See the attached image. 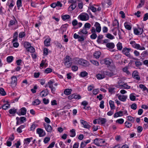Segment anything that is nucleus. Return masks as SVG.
<instances>
[{"label":"nucleus","instance_id":"36","mask_svg":"<svg viewBox=\"0 0 148 148\" xmlns=\"http://www.w3.org/2000/svg\"><path fill=\"white\" fill-rule=\"evenodd\" d=\"M89 9H99V7L96 5H90L89 7Z\"/></svg>","mask_w":148,"mask_h":148},{"label":"nucleus","instance_id":"57","mask_svg":"<svg viewBox=\"0 0 148 148\" xmlns=\"http://www.w3.org/2000/svg\"><path fill=\"white\" fill-rule=\"evenodd\" d=\"M74 99H76L78 100L81 99V96L79 95H75L74 94Z\"/></svg>","mask_w":148,"mask_h":148},{"label":"nucleus","instance_id":"24","mask_svg":"<svg viewBox=\"0 0 148 148\" xmlns=\"http://www.w3.org/2000/svg\"><path fill=\"white\" fill-rule=\"evenodd\" d=\"M54 83L53 81L51 80H49L46 84V87L47 86L49 88H52L53 87V84Z\"/></svg>","mask_w":148,"mask_h":148},{"label":"nucleus","instance_id":"29","mask_svg":"<svg viewBox=\"0 0 148 148\" xmlns=\"http://www.w3.org/2000/svg\"><path fill=\"white\" fill-rule=\"evenodd\" d=\"M46 60H42L41 61V63L40 64V67H42L43 66L45 67H47V63L46 62Z\"/></svg>","mask_w":148,"mask_h":148},{"label":"nucleus","instance_id":"20","mask_svg":"<svg viewBox=\"0 0 148 148\" xmlns=\"http://www.w3.org/2000/svg\"><path fill=\"white\" fill-rule=\"evenodd\" d=\"M50 39L49 37H48L46 38L44 41L45 45L46 46H49L50 43Z\"/></svg>","mask_w":148,"mask_h":148},{"label":"nucleus","instance_id":"33","mask_svg":"<svg viewBox=\"0 0 148 148\" xmlns=\"http://www.w3.org/2000/svg\"><path fill=\"white\" fill-rule=\"evenodd\" d=\"M70 132L71 133L70 136L71 137H74L75 136V129H72L71 130H70Z\"/></svg>","mask_w":148,"mask_h":148},{"label":"nucleus","instance_id":"41","mask_svg":"<svg viewBox=\"0 0 148 148\" xmlns=\"http://www.w3.org/2000/svg\"><path fill=\"white\" fill-rule=\"evenodd\" d=\"M30 44L28 42H25L24 43V46L26 49H28L30 46Z\"/></svg>","mask_w":148,"mask_h":148},{"label":"nucleus","instance_id":"53","mask_svg":"<svg viewBox=\"0 0 148 148\" xmlns=\"http://www.w3.org/2000/svg\"><path fill=\"white\" fill-rule=\"evenodd\" d=\"M97 36L96 33H92L90 35V38L92 39H95L97 37Z\"/></svg>","mask_w":148,"mask_h":148},{"label":"nucleus","instance_id":"30","mask_svg":"<svg viewBox=\"0 0 148 148\" xmlns=\"http://www.w3.org/2000/svg\"><path fill=\"white\" fill-rule=\"evenodd\" d=\"M105 142V141L102 139L98 138V146H103V144Z\"/></svg>","mask_w":148,"mask_h":148},{"label":"nucleus","instance_id":"25","mask_svg":"<svg viewBox=\"0 0 148 148\" xmlns=\"http://www.w3.org/2000/svg\"><path fill=\"white\" fill-rule=\"evenodd\" d=\"M26 110L25 108H22L20 109V114H21L20 115H24L26 114Z\"/></svg>","mask_w":148,"mask_h":148},{"label":"nucleus","instance_id":"63","mask_svg":"<svg viewBox=\"0 0 148 148\" xmlns=\"http://www.w3.org/2000/svg\"><path fill=\"white\" fill-rule=\"evenodd\" d=\"M16 110L14 109H11L9 110V112L10 114H14L16 112Z\"/></svg>","mask_w":148,"mask_h":148},{"label":"nucleus","instance_id":"1","mask_svg":"<svg viewBox=\"0 0 148 148\" xmlns=\"http://www.w3.org/2000/svg\"><path fill=\"white\" fill-rule=\"evenodd\" d=\"M103 62H104L105 64L108 66V67L109 68V69L111 71H113L115 69V67L113 66L112 68L110 67V65L112 62V60L111 59L109 58H106L104 60H101V61L100 63L102 64Z\"/></svg>","mask_w":148,"mask_h":148},{"label":"nucleus","instance_id":"4","mask_svg":"<svg viewBox=\"0 0 148 148\" xmlns=\"http://www.w3.org/2000/svg\"><path fill=\"white\" fill-rule=\"evenodd\" d=\"M130 44L132 45V46L135 49L140 50H144L145 49V47H141L139 44H136L135 41H131L130 42Z\"/></svg>","mask_w":148,"mask_h":148},{"label":"nucleus","instance_id":"40","mask_svg":"<svg viewBox=\"0 0 148 148\" xmlns=\"http://www.w3.org/2000/svg\"><path fill=\"white\" fill-rule=\"evenodd\" d=\"M13 57L12 56H10L8 57L7 58V61L9 63L12 62L13 60Z\"/></svg>","mask_w":148,"mask_h":148},{"label":"nucleus","instance_id":"12","mask_svg":"<svg viewBox=\"0 0 148 148\" xmlns=\"http://www.w3.org/2000/svg\"><path fill=\"white\" fill-rule=\"evenodd\" d=\"M80 121L81 123L83 125V127H84L87 129L90 128V126L86 121L83 120H81Z\"/></svg>","mask_w":148,"mask_h":148},{"label":"nucleus","instance_id":"15","mask_svg":"<svg viewBox=\"0 0 148 148\" xmlns=\"http://www.w3.org/2000/svg\"><path fill=\"white\" fill-rule=\"evenodd\" d=\"M88 33V32L87 31V29L84 27H83L82 29H80L78 33V34L80 35H82V34L86 35Z\"/></svg>","mask_w":148,"mask_h":148},{"label":"nucleus","instance_id":"8","mask_svg":"<svg viewBox=\"0 0 148 148\" xmlns=\"http://www.w3.org/2000/svg\"><path fill=\"white\" fill-rule=\"evenodd\" d=\"M36 133L40 137H43L46 135L45 131L40 128H38L36 129Z\"/></svg>","mask_w":148,"mask_h":148},{"label":"nucleus","instance_id":"62","mask_svg":"<svg viewBox=\"0 0 148 148\" xmlns=\"http://www.w3.org/2000/svg\"><path fill=\"white\" fill-rule=\"evenodd\" d=\"M33 138L32 137H31L30 138H27L25 139L24 140L26 143H29L31 140Z\"/></svg>","mask_w":148,"mask_h":148},{"label":"nucleus","instance_id":"49","mask_svg":"<svg viewBox=\"0 0 148 148\" xmlns=\"http://www.w3.org/2000/svg\"><path fill=\"white\" fill-rule=\"evenodd\" d=\"M105 75H106L111 77L113 76L114 74L112 72H105Z\"/></svg>","mask_w":148,"mask_h":148},{"label":"nucleus","instance_id":"47","mask_svg":"<svg viewBox=\"0 0 148 148\" xmlns=\"http://www.w3.org/2000/svg\"><path fill=\"white\" fill-rule=\"evenodd\" d=\"M90 61L92 64L95 66H98L99 65V62L97 61L94 60H91Z\"/></svg>","mask_w":148,"mask_h":148},{"label":"nucleus","instance_id":"46","mask_svg":"<svg viewBox=\"0 0 148 148\" xmlns=\"http://www.w3.org/2000/svg\"><path fill=\"white\" fill-rule=\"evenodd\" d=\"M88 75V73L86 71H83L81 72L80 76L81 77H84L87 76Z\"/></svg>","mask_w":148,"mask_h":148},{"label":"nucleus","instance_id":"11","mask_svg":"<svg viewBox=\"0 0 148 148\" xmlns=\"http://www.w3.org/2000/svg\"><path fill=\"white\" fill-rule=\"evenodd\" d=\"M43 125L46 131L49 132H51L52 130L51 126L47 123H44Z\"/></svg>","mask_w":148,"mask_h":148},{"label":"nucleus","instance_id":"7","mask_svg":"<svg viewBox=\"0 0 148 148\" xmlns=\"http://www.w3.org/2000/svg\"><path fill=\"white\" fill-rule=\"evenodd\" d=\"M12 82L11 86L12 88H14L17 85V79L16 77L14 76H13L12 77Z\"/></svg>","mask_w":148,"mask_h":148},{"label":"nucleus","instance_id":"64","mask_svg":"<svg viewBox=\"0 0 148 148\" xmlns=\"http://www.w3.org/2000/svg\"><path fill=\"white\" fill-rule=\"evenodd\" d=\"M148 19V13H146L145 14L143 17V21H145Z\"/></svg>","mask_w":148,"mask_h":148},{"label":"nucleus","instance_id":"10","mask_svg":"<svg viewBox=\"0 0 148 148\" xmlns=\"http://www.w3.org/2000/svg\"><path fill=\"white\" fill-rule=\"evenodd\" d=\"M97 78L99 79H103L105 77V72L102 71L96 75Z\"/></svg>","mask_w":148,"mask_h":148},{"label":"nucleus","instance_id":"22","mask_svg":"<svg viewBox=\"0 0 148 148\" xmlns=\"http://www.w3.org/2000/svg\"><path fill=\"white\" fill-rule=\"evenodd\" d=\"M49 93L48 91L47 90L42 91L40 93V95L42 97L46 96Z\"/></svg>","mask_w":148,"mask_h":148},{"label":"nucleus","instance_id":"18","mask_svg":"<svg viewBox=\"0 0 148 148\" xmlns=\"http://www.w3.org/2000/svg\"><path fill=\"white\" fill-rule=\"evenodd\" d=\"M97 120L98 123L101 124H105L106 121V119L102 118H100L97 119Z\"/></svg>","mask_w":148,"mask_h":148},{"label":"nucleus","instance_id":"5","mask_svg":"<svg viewBox=\"0 0 148 148\" xmlns=\"http://www.w3.org/2000/svg\"><path fill=\"white\" fill-rule=\"evenodd\" d=\"M78 18L82 21H87L89 19V16L87 14L83 13L79 15Z\"/></svg>","mask_w":148,"mask_h":148},{"label":"nucleus","instance_id":"3","mask_svg":"<svg viewBox=\"0 0 148 148\" xmlns=\"http://www.w3.org/2000/svg\"><path fill=\"white\" fill-rule=\"evenodd\" d=\"M78 64L84 66H87L89 65V63L87 61L82 59L77 60Z\"/></svg>","mask_w":148,"mask_h":148},{"label":"nucleus","instance_id":"55","mask_svg":"<svg viewBox=\"0 0 148 148\" xmlns=\"http://www.w3.org/2000/svg\"><path fill=\"white\" fill-rule=\"evenodd\" d=\"M25 34L24 32H21L19 33L18 37L20 38H22L25 36Z\"/></svg>","mask_w":148,"mask_h":148},{"label":"nucleus","instance_id":"42","mask_svg":"<svg viewBox=\"0 0 148 148\" xmlns=\"http://www.w3.org/2000/svg\"><path fill=\"white\" fill-rule=\"evenodd\" d=\"M70 16L68 15H62V18L63 20H65L69 18Z\"/></svg>","mask_w":148,"mask_h":148},{"label":"nucleus","instance_id":"44","mask_svg":"<svg viewBox=\"0 0 148 148\" xmlns=\"http://www.w3.org/2000/svg\"><path fill=\"white\" fill-rule=\"evenodd\" d=\"M124 122V120L123 119H117L116 121V123H118L121 124H122Z\"/></svg>","mask_w":148,"mask_h":148},{"label":"nucleus","instance_id":"31","mask_svg":"<svg viewBox=\"0 0 148 148\" xmlns=\"http://www.w3.org/2000/svg\"><path fill=\"white\" fill-rule=\"evenodd\" d=\"M72 91L71 89H66L64 90V93L66 95H69L71 94Z\"/></svg>","mask_w":148,"mask_h":148},{"label":"nucleus","instance_id":"60","mask_svg":"<svg viewBox=\"0 0 148 148\" xmlns=\"http://www.w3.org/2000/svg\"><path fill=\"white\" fill-rule=\"evenodd\" d=\"M52 71V69L50 68H47L46 69L45 71V73H51Z\"/></svg>","mask_w":148,"mask_h":148},{"label":"nucleus","instance_id":"28","mask_svg":"<svg viewBox=\"0 0 148 148\" xmlns=\"http://www.w3.org/2000/svg\"><path fill=\"white\" fill-rule=\"evenodd\" d=\"M64 59L65 61L64 63H66V65L67 62H72L71 58L68 56H66Z\"/></svg>","mask_w":148,"mask_h":148},{"label":"nucleus","instance_id":"43","mask_svg":"<svg viewBox=\"0 0 148 148\" xmlns=\"http://www.w3.org/2000/svg\"><path fill=\"white\" fill-rule=\"evenodd\" d=\"M117 49L119 50H121L122 48V45L121 43L119 42L117 44Z\"/></svg>","mask_w":148,"mask_h":148},{"label":"nucleus","instance_id":"26","mask_svg":"<svg viewBox=\"0 0 148 148\" xmlns=\"http://www.w3.org/2000/svg\"><path fill=\"white\" fill-rule=\"evenodd\" d=\"M123 112L119 111L115 113L114 115V117L116 118L119 116H123Z\"/></svg>","mask_w":148,"mask_h":148},{"label":"nucleus","instance_id":"34","mask_svg":"<svg viewBox=\"0 0 148 148\" xmlns=\"http://www.w3.org/2000/svg\"><path fill=\"white\" fill-rule=\"evenodd\" d=\"M127 121H128L132 123H133L134 122V117L131 116H127Z\"/></svg>","mask_w":148,"mask_h":148},{"label":"nucleus","instance_id":"39","mask_svg":"<svg viewBox=\"0 0 148 148\" xmlns=\"http://www.w3.org/2000/svg\"><path fill=\"white\" fill-rule=\"evenodd\" d=\"M10 107V105L8 103L5 104L2 106V108L4 110H6Z\"/></svg>","mask_w":148,"mask_h":148},{"label":"nucleus","instance_id":"45","mask_svg":"<svg viewBox=\"0 0 148 148\" xmlns=\"http://www.w3.org/2000/svg\"><path fill=\"white\" fill-rule=\"evenodd\" d=\"M40 101L38 99H36L34 101L32 104L34 105H39L40 103Z\"/></svg>","mask_w":148,"mask_h":148},{"label":"nucleus","instance_id":"17","mask_svg":"<svg viewBox=\"0 0 148 148\" xmlns=\"http://www.w3.org/2000/svg\"><path fill=\"white\" fill-rule=\"evenodd\" d=\"M124 26L126 29L128 30H130L132 28V25L130 23L125 22L124 24Z\"/></svg>","mask_w":148,"mask_h":148},{"label":"nucleus","instance_id":"50","mask_svg":"<svg viewBox=\"0 0 148 148\" xmlns=\"http://www.w3.org/2000/svg\"><path fill=\"white\" fill-rule=\"evenodd\" d=\"M139 87L140 88L143 89V91L146 90L147 89L146 87L143 84H140L139 85Z\"/></svg>","mask_w":148,"mask_h":148},{"label":"nucleus","instance_id":"59","mask_svg":"<svg viewBox=\"0 0 148 148\" xmlns=\"http://www.w3.org/2000/svg\"><path fill=\"white\" fill-rule=\"evenodd\" d=\"M113 26H116L119 25V23L118 21L116 19H115L113 22Z\"/></svg>","mask_w":148,"mask_h":148},{"label":"nucleus","instance_id":"51","mask_svg":"<svg viewBox=\"0 0 148 148\" xmlns=\"http://www.w3.org/2000/svg\"><path fill=\"white\" fill-rule=\"evenodd\" d=\"M108 89L109 92L111 94L115 92V88H114L110 87Z\"/></svg>","mask_w":148,"mask_h":148},{"label":"nucleus","instance_id":"21","mask_svg":"<svg viewBox=\"0 0 148 148\" xmlns=\"http://www.w3.org/2000/svg\"><path fill=\"white\" fill-rule=\"evenodd\" d=\"M114 102L112 100H110L109 101V104L111 110H114L115 108V107L114 105Z\"/></svg>","mask_w":148,"mask_h":148},{"label":"nucleus","instance_id":"2","mask_svg":"<svg viewBox=\"0 0 148 148\" xmlns=\"http://www.w3.org/2000/svg\"><path fill=\"white\" fill-rule=\"evenodd\" d=\"M131 49L130 48H128L125 47L122 50V52L123 54L125 55L130 58L136 60V59L135 58H134L130 53V52L131 51Z\"/></svg>","mask_w":148,"mask_h":148},{"label":"nucleus","instance_id":"54","mask_svg":"<svg viewBox=\"0 0 148 148\" xmlns=\"http://www.w3.org/2000/svg\"><path fill=\"white\" fill-rule=\"evenodd\" d=\"M91 27V25L89 23H86L84 25V28H86H86H88V29H89L90 28V27Z\"/></svg>","mask_w":148,"mask_h":148},{"label":"nucleus","instance_id":"35","mask_svg":"<svg viewBox=\"0 0 148 148\" xmlns=\"http://www.w3.org/2000/svg\"><path fill=\"white\" fill-rule=\"evenodd\" d=\"M123 88L125 89H129L131 88L130 86H128L127 83H123L121 85Z\"/></svg>","mask_w":148,"mask_h":148},{"label":"nucleus","instance_id":"9","mask_svg":"<svg viewBox=\"0 0 148 148\" xmlns=\"http://www.w3.org/2000/svg\"><path fill=\"white\" fill-rule=\"evenodd\" d=\"M132 77L138 81L140 80V77L139 75V73L137 71H134L132 74Z\"/></svg>","mask_w":148,"mask_h":148},{"label":"nucleus","instance_id":"61","mask_svg":"<svg viewBox=\"0 0 148 148\" xmlns=\"http://www.w3.org/2000/svg\"><path fill=\"white\" fill-rule=\"evenodd\" d=\"M0 93L3 96L5 95V92L3 88H1L0 89Z\"/></svg>","mask_w":148,"mask_h":148},{"label":"nucleus","instance_id":"27","mask_svg":"<svg viewBox=\"0 0 148 148\" xmlns=\"http://www.w3.org/2000/svg\"><path fill=\"white\" fill-rule=\"evenodd\" d=\"M132 123L131 122L127 121L125 123V126L127 127L130 128L132 126Z\"/></svg>","mask_w":148,"mask_h":148},{"label":"nucleus","instance_id":"6","mask_svg":"<svg viewBox=\"0 0 148 148\" xmlns=\"http://www.w3.org/2000/svg\"><path fill=\"white\" fill-rule=\"evenodd\" d=\"M143 28L138 27L137 28H134V34L137 35L141 34L143 33Z\"/></svg>","mask_w":148,"mask_h":148},{"label":"nucleus","instance_id":"52","mask_svg":"<svg viewBox=\"0 0 148 148\" xmlns=\"http://www.w3.org/2000/svg\"><path fill=\"white\" fill-rule=\"evenodd\" d=\"M106 37L111 40L114 38V36L109 33H108L106 34Z\"/></svg>","mask_w":148,"mask_h":148},{"label":"nucleus","instance_id":"13","mask_svg":"<svg viewBox=\"0 0 148 148\" xmlns=\"http://www.w3.org/2000/svg\"><path fill=\"white\" fill-rule=\"evenodd\" d=\"M96 28V30L97 33H99L101 30V27L100 24L97 22H96L94 25Z\"/></svg>","mask_w":148,"mask_h":148},{"label":"nucleus","instance_id":"19","mask_svg":"<svg viewBox=\"0 0 148 148\" xmlns=\"http://www.w3.org/2000/svg\"><path fill=\"white\" fill-rule=\"evenodd\" d=\"M114 44L113 42H109L107 43L106 45V47L109 49H113L114 47Z\"/></svg>","mask_w":148,"mask_h":148},{"label":"nucleus","instance_id":"37","mask_svg":"<svg viewBox=\"0 0 148 148\" xmlns=\"http://www.w3.org/2000/svg\"><path fill=\"white\" fill-rule=\"evenodd\" d=\"M27 51L30 53H34L35 51L34 48L31 46L27 49Z\"/></svg>","mask_w":148,"mask_h":148},{"label":"nucleus","instance_id":"23","mask_svg":"<svg viewBox=\"0 0 148 148\" xmlns=\"http://www.w3.org/2000/svg\"><path fill=\"white\" fill-rule=\"evenodd\" d=\"M7 4L8 5L10 8H11L14 6L15 3L13 1L10 0V1H9L8 2Z\"/></svg>","mask_w":148,"mask_h":148},{"label":"nucleus","instance_id":"48","mask_svg":"<svg viewBox=\"0 0 148 148\" xmlns=\"http://www.w3.org/2000/svg\"><path fill=\"white\" fill-rule=\"evenodd\" d=\"M145 2V0H140V3L137 6L138 8H140L144 4Z\"/></svg>","mask_w":148,"mask_h":148},{"label":"nucleus","instance_id":"14","mask_svg":"<svg viewBox=\"0 0 148 148\" xmlns=\"http://www.w3.org/2000/svg\"><path fill=\"white\" fill-rule=\"evenodd\" d=\"M116 95L118 97L119 99L122 101H125L127 98V96L125 95H119L117 94Z\"/></svg>","mask_w":148,"mask_h":148},{"label":"nucleus","instance_id":"32","mask_svg":"<svg viewBox=\"0 0 148 148\" xmlns=\"http://www.w3.org/2000/svg\"><path fill=\"white\" fill-rule=\"evenodd\" d=\"M101 54V53L100 52L97 51L95 52L94 53V56L95 58H99Z\"/></svg>","mask_w":148,"mask_h":148},{"label":"nucleus","instance_id":"38","mask_svg":"<svg viewBox=\"0 0 148 148\" xmlns=\"http://www.w3.org/2000/svg\"><path fill=\"white\" fill-rule=\"evenodd\" d=\"M123 72L125 73L127 75L130 74V72L128 70V67L127 66L125 67L123 69Z\"/></svg>","mask_w":148,"mask_h":148},{"label":"nucleus","instance_id":"56","mask_svg":"<svg viewBox=\"0 0 148 148\" xmlns=\"http://www.w3.org/2000/svg\"><path fill=\"white\" fill-rule=\"evenodd\" d=\"M130 99L132 101H134L136 98V97L133 94L130 95Z\"/></svg>","mask_w":148,"mask_h":148},{"label":"nucleus","instance_id":"16","mask_svg":"<svg viewBox=\"0 0 148 148\" xmlns=\"http://www.w3.org/2000/svg\"><path fill=\"white\" fill-rule=\"evenodd\" d=\"M17 21L15 19V18L14 17V18L13 19L10 20L8 26L9 27H10L12 26L15 25L16 24H17Z\"/></svg>","mask_w":148,"mask_h":148},{"label":"nucleus","instance_id":"58","mask_svg":"<svg viewBox=\"0 0 148 148\" xmlns=\"http://www.w3.org/2000/svg\"><path fill=\"white\" fill-rule=\"evenodd\" d=\"M50 138L48 137H45L44 139L43 142L45 143L46 144L50 140Z\"/></svg>","mask_w":148,"mask_h":148}]
</instances>
